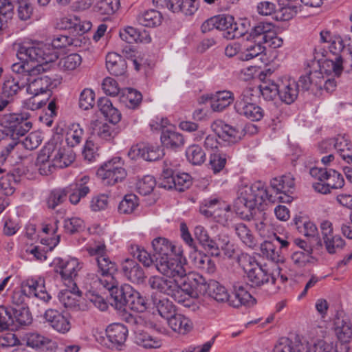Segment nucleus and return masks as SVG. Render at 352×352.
<instances>
[{
    "mask_svg": "<svg viewBox=\"0 0 352 352\" xmlns=\"http://www.w3.org/2000/svg\"><path fill=\"white\" fill-rule=\"evenodd\" d=\"M17 56L22 61L14 63L12 70L14 76L20 79H26L27 82L30 77L39 74L50 69V63L54 62L58 56L53 49L43 43H28L22 45L18 51Z\"/></svg>",
    "mask_w": 352,
    "mask_h": 352,
    "instance_id": "1",
    "label": "nucleus"
},
{
    "mask_svg": "<svg viewBox=\"0 0 352 352\" xmlns=\"http://www.w3.org/2000/svg\"><path fill=\"white\" fill-rule=\"evenodd\" d=\"M276 201V196L270 195L264 183L257 181L250 186H245L234 202L235 212L241 219L250 221L256 208L263 210L264 205Z\"/></svg>",
    "mask_w": 352,
    "mask_h": 352,
    "instance_id": "2",
    "label": "nucleus"
},
{
    "mask_svg": "<svg viewBox=\"0 0 352 352\" xmlns=\"http://www.w3.org/2000/svg\"><path fill=\"white\" fill-rule=\"evenodd\" d=\"M261 83L259 88L263 96L268 100H273L276 96L287 104L293 103L299 94V84L295 79L289 76H283L276 80L273 73L268 70L259 75Z\"/></svg>",
    "mask_w": 352,
    "mask_h": 352,
    "instance_id": "3",
    "label": "nucleus"
},
{
    "mask_svg": "<svg viewBox=\"0 0 352 352\" xmlns=\"http://www.w3.org/2000/svg\"><path fill=\"white\" fill-rule=\"evenodd\" d=\"M207 294L217 302H228L233 307L246 305L251 301L255 300L243 285H234L233 294L230 296L226 288L214 280L209 281V289Z\"/></svg>",
    "mask_w": 352,
    "mask_h": 352,
    "instance_id": "4",
    "label": "nucleus"
},
{
    "mask_svg": "<svg viewBox=\"0 0 352 352\" xmlns=\"http://www.w3.org/2000/svg\"><path fill=\"white\" fill-rule=\"evenodd\" d=\"M242 266L246 274L248 284L252 287H260L270 280L272 284L276 282V278L251 256H245L243 258Z\"/></svg>",
    "mask_w": 352,
    "mask_h": 352,
    "instance_id": "5",
    "label": "nucleus"
},
{
    "mask_svg": "<svg viewBox=\"0 0 352 352\" xmlns=\"http://www.w3.org/2000/svg\"><path fill=\"white\" fill-rule=\"evenodd\" d=\"M211 127L218 137L228 144L239 142L245 135L246 131H250L252 133L257 131L256 126L253 124L239 129L226 124L222 120L214 121Z\"/></svg>",
    "mask_w": 352,
    "mask_h": 352,
    "instance_id": "6",
    "label": "nucleus"
},
{
    "mask_svg": "<svg viewBox=\"0 0 352 352\" xmlns=\"http://www.w3.org/2000/svg\"><path fill=\"white\" fill-rule=\"evenodd\" d=\"M104 122H98L94 128V133L102 141L110 142L118 134L114 126L121 120L120 111H101Z\"/></svg>",
    "mask_w": 352,
    "mask_h": 352,
    "instance_id": "7",
    "label": "nucleus"
},
{
    "mask_svg": "<svg viewBox=\"0 0 352 352\" xmlns=\"http://www.w3.org/2000/svg\"><path fill=\"white\" fill-rule=\"evenodd\" d=\"M155 266L159 272L173 280L182 278L186 275L184 263L182 261V253L179 256H171L156 258Z\"/></svg>",
    "mask_w": 352,
    "mask_h": 352,
    "instance_id": "8",
    "label": "nucleus"
},
{
    "mask_svg": "<svg viewBox=\"0 0 352 352\" xmlns=\"http://www.w3.org/2000/svg\"><path fill=\"white\" fill-rule=\"evenodd\" d=\"M198 102L199 104L209 103L212 110H224L231 108L237 110L238 108V101L234 102V94L228 90L204 94L199 98Z\"/></svg>",
    "mask_w": 352,
    "mask_h": 352,
    "instance_id": "9",
    "label": "nucleus"
},
{
    "mask_svg": "<svg viewBox=\"0 0 352 352\" xmlns=\"http://www.w3.org/2000/svg\"><path fill=\"white\" fill-rule=\"evenodd\" d=\"M164 155V149L157 144L140 142L131 147L128 156L131 160L142 158L148 162L160 160Z\"/></svg>",
    "mask_w": 352,
    "mask_h": 352,
    "instance_id": "10",
    "label": "nucleus"
},
{
    "mask_svg": "<svg viewBox=\"0 0 352 352\" xmlns=\"http://www.w3.org/2000/svg\"><path fill=\"white\" fill-rule=\"evenodd\" d=\"M320 41L328 43L329 52L336 56H340V52L349 54L352 58V39L349 37L342 38L340 36L332 35L328 30L320 32ZM352 65V64H351Z\"/></svg>",
    "mask_w": 352,
    "mask_h": 352,
    "instance_id": "11",
    "label": "nucleus"
},
{
    "mask_svg": "<svg viewBox=\"0 0 352 352\" xmlns=\"http://www.w3.org/2000/svg\"><path fill=\"white\" fill-rule=\"evenodd\" d=\"M0 125L6 130L10 129V132L13 134L26 133L32 127V123L28 121L27 115L22 113H9L2 116H0Z\"/></svg>",
    "mask_w": 352,
    "mask_h": 352,
    "instance_id": "12",
    "label": "nucleus"
},
{
    "mask_svg": "<svg viewBox=\"0 0 352 352\" xmlns=\"http://www.w3.org/2000/svg\"><path fill=\"white\" fill-rule=\"evenodd\" d=\"M54 271L58 273L63 280L72 283L78 276V272L82 268V263L76 258L63 259L56 258L53 261Z\"/></svg>",
    "mask_w": 352,
    "mask_h": 352,
    "instance_id": "13",
    "label": "nucleus"
},
{
    "mask_svg": "<svg viewBox=\"0 0 352 352\" xmlns=\"http://www.w3.org/2000/svg\"><path fill=\"white\" fill-rule=\"evenodd\" d=\"M95 263L96 265V274L101 285L104 287L109 286V285L113 287L112 284H116L115 275L118 270L116 263L110 259L109 255L97 259Z\"/></svg>",
    "mask_w": 352,
    "mask_h": 352,
    "instance_id": "14",
    "label": "nucleus"
},
{
    "mask_svg": "<svg viewBox=\"0 0 352 352\" xmlns=\"http://www.w3.org/2000/svg\"><path fill=\"white\" fill-rule=\"evenodd\" d=\"M294 178L292 175L287 174L280 177H274L270 180V186L276 192V200L281 203H291L293 200L292 196L289 195L291 189L294 188Z\"/></svg>",
    "mask_w": 352,
    "mask_h": 352,
    "instance_id": "15",
    "label": "nucleus"
},
{
    "mask_svg": "<svg viewBox=\"0 0 352 352\" xmlns=\"http://www.w3.org/2000/svg\"><path fill=\"white\" fill-rule=\"evenodd\" d=\"M113 287L106 286L104 288L109 290L111 304L116 307L117 309L121 310L127 307L129 300L131 295H133V288L129 284H124L118 287V283L116 280V284H112Z\"/></svg>",
    "mask_w": 352,
    "mask_h": 352,
    "instance_id": "16",
    "label": "nucleus"
},
{
    "mask_svg": "<svg viewBox=\"0 0 352 352\" xmlns=\"http://www.w3.org/2000/svg\"><path fill=\"white\" fill-rule=\"evenodd\" d=\"M310 175L320 182H327V186L332 189L343 187L344 180L343 176L334 169L314 167L309 170Z\"/></svg>",
    "mask_w": 352,
    "mask_h": 352,
    "instance_id": "17",
    "label": "nucleus"
},
{
    "mask_svg": "<svg viewBox=\"0 0 352 352\" xmlns=\"http://www.w3.org/2000/svg\"><path fill=\"white\" fill-rule=\"evenodd\" d=\"M122 276L133 283H142L146 278L144 270L134 260L126 258L120 264Z\"/></svg>",
    "mask_w": 352,
    "mask_h": 352,
    "instance_id": "18",
    "label": "nucleus"
},
{
    "mask_svg": "<svg viewBox=\"0 0 352 352\" xmlns=\"http://www.w3.org/2000/svg\"><path fill=\"white\" fill-rule=\"evenodd\" d=\"M54 151V142H47L40 151L36 160V166L38 168L39 173L42 175H48L51 174L53 170L56 167L54 166L52 157Z\"/></svg>",
    "mask_w": 352,
    "mask_h": 352,
    "instance_id": "19",
    "label": "nucleus"
},
{
    "mask_svg": "<svg viewBox=\"0 0 352 352\" xmlns=\"http://www.w3.org/2000/svg\"><path fill=\"white\" fill-rule=\"evenodd\" d=\"M154 256L156 258H166L171 256H179L182 251L179 247L173 245L164 237H157L152 241Z\"/></svg>",
    "mask_w": 352,
    "mask_h": 352,
    "instance_id": "20",
    "label": "nucleus"
},
{
    "mask_svg": "<svg viewBox=\"0 0 352 352\" xmlns=\"http://www.w3.org/2000/svg\"><path fill=\"white\" fill-rule=\"evenodd\" d=\"M44 317L50 325L58 333L65 334L71 329L69 320L56 309H47Z\"/></svg>",
    "mask_w": 352,
    "mask_h": 352,
    "instance_id": "21",
    "label": "nucleus"
},
{
    "mask_svg": "<svg viewBox=\"0 0 352 352\" xmlns=\"http://www.w3.org/2000/svg\"><path fill=\"white\" fill-rule=\"evenodd\" d=\"M105 331L109 341L116 349L124 345L128 336L127 327L121 323L109 324Z\"/></svg>",
    "mask_w": 352,
    "mask_h": 352,
    "instance_id": "22",
    "label": "nucleus"
},
{
    "mask_svg": "<svg viewBox=\"0 0 352 352\" xmlns=\"http://www.w3.org/2000/svg\"><path fill=\"white\" fill-rule=\"evenodd\" d=\"M274 23L269 21H258L252 28L249 34V38L254 40L255 43H264L270 38L272 32L275 30Z\"/></svg>",
    "mask_w": 352,
    "mask_h": 352,
    "instance_id": "23",
    "label": "nucleus"
},
{
    "mask_svg": "<svg viewBox=\"0 0 352 352\" xmlns=\"http://www.w3.org/2000/svg\"><path fill=\"white\" fill-rule=\"evenodd\" d=\"M302 91L321 90L324 82V76L317 70L309 71L307 75L301 76L297 82Z\"/></svg>",
    "mask_w": 352,
    "mask_h": 352,
    "instance_id": "24",
    "label": "nucleus"
},
{
    "mask_svg": "<svg viewBox=\"0 0 352 352\" xmlns=\"http://www.w3.org/2000/svg\"><path fill=\"white\" fill-rule=\"evenodd\" d=\"M106 67L109 72L115 76H124L126 72V60L116 52H109L106 56Z\"/></svg>",
    "mask_w": 352,
    "mask_h": 352,
    "instance_id": "25",
    "label": "nucleus"
},
{
    "mask_svg": "<svg viewBox=\"0 0 352 352\" xmlns=\"http://www.w3.org/2000/svg\"><path fill=\"white\" fill-rule=\"evenodd\" d=\"M217 19V29L224 32V36L228 39L240 38L241 34L237 32L236 22L232 15H218Z\"/></svg>",
    "mask_w": 352,
    "mask_h": 352,
    "instance_id": "26",
    "label": "nucleus"
},
{
    "mask_svg": "<svg viewBox=\"0 0 352 352\" xmlns=\"http://www.w3.org/2000/svg\"><path fill=\"white\" fill-rule=\"evenodd\" d=\"M151 302L153 309L156 310L158 314L166 320L170 318L176 311V307L173 302L166 297L152 295Z\"/></svg>",
    "mask_w": 352,
    "mask_h": 352,
    "instance_id": "27",
    "label": "nucleus"
},
{
    "mask_svg": "<svg viewBox=\"0 0 352 352\" xmlns=\"http://www.w3.org/2000/svg\"><path fill=\"white\" fill-rule=\"evenodd\" d=\"M28 83L26 79H20L18 76H7L3 83L2 95L3 97L13 100L14 96Z\"/></svg>",
    "mask_w": 352,
    "mask_h": 352,
    "instance_id": "28",
    "label": "nucleus"
},
{
    "mask_svg": "<svg viewBox=\"0 0 352 352\" xmlns=\"http://www.w3.org/2000/svg\"><path fill=\"white\" fill-rule=\"evenodd\" d=\"M54 166L63 168L69 166L76 158L75 153L70 149L58 147L54 142V151L52 154Z\"/></svg>",
    "mask_w": 352,
    "mask_h": 352,
    "instance_id": "29",
    "label": "nucleus"
},
{
    "mask_svg": "<svg viewBox=\"0 0 352 352\" xmlns=\"http://www.w3.org/2000/svg\"><path fill=\"white\" fill-rule=\"evenodd\" d=\"M160 140L164 147L171 149H176L184 144V138L182 134L171 127L162 130Z\"/></svg>",
    "mask_w": 352,
    "mask_h": 352,
    "instance_id": "30",
    "label": "nucleus"
},
{
    "mask_svg": "<svg viewBox=\"0 0 352 352\" xmlns=\"http://www.w3.org/2000/svg\"><path fill=\"white\" fill-rule=\"evenodd\" d=\"M82 296V292L78 288L75 283H73L72 290H64L58 295L60 302L68 309H76L79 307V298Z\"/></svg>",
    "mask_w": 352,
    "mask_h": 352,
    "instance_id": "31",
    "label": "nucleus"
},
{
    "mask_svg": "<svg viewBox=\"0 0 352 352\" xmlns=\"http://www.w3.org/2000/svg\"><path fill=\"white\" fill-rule=\"evenodd\" d=\"M30 77V80L28 82L27 87V92L32 94L34 96H38L39 94H43L50 91V87L52 85L51 78L47 76H38L34 79Z\"/></svg>",
    "mask_w": 352,
    "mask_h": 352,
    "instance_id": "32",
    "label": "nucleus"
},
{
    "mask_svg": "<svg viewBox=\"0 0 352 352\" xmlns=\"http://www.w3.org/2000/svg\"><path fill=\"white\" fill-rule=\"evenodd\" d=\"M120 37L128 43L151 41V37L146 31L140 32L136 28L129 26L120 30Z\"/></svg>",
    "mask_w": 352,
    "mask_h": 352,
    "instance_id": "33",
    "label": "nucleus"
},
{
    "mask_svg": "<svg viewBox=\"0 0 352 352\" xmlns=\"http://www.w3.org/2000/svg\"><path fill=\"white\" fill-rule=\"evenodd\" d=\"M273 352H308L307 345L295 340L281 338L274 346Z\"/></svg>",
    "mask_w": 352,
    "mask_h": 352,
    "instance_id": "34",
    "label": "nucleus"
},
{
    "mask_svg": "<svg viewBox=\"0 0 352 352\" xmlns=\"http://www.w3.org/2000/svg\"><path fill=\"white\" fill-rule=\"evenodd\" d=\"M166 320L168 326L174 331L181 334H185L192 329V323L189 318L182 314H177L176 311L175 314H173V316Z\"/></svg>",
    "mask_w": 352,
    "mask_h": 352,
    "instance_id": "35",
    "label": "nucleus"
},
{
    "mask_svg": "<svg viewBox=\"0 0 352 352\" xmlns=\"http://www.w3.org/2000/svg\"><path fill=\"white\" fill-rule=\"evenodd\" d=\"M318 63L320 69L317 72H320L322 76L324 74H334L335 76H340L343 70L342 56H336L335 60L325 59L322 63L319 61Z\"/></svg>",
    "mask_w": 352,
    "mask_h": 352,
    "instance_id": "36",
    "label": "nucleus"
},
{
    "mask_svg": "<svg viewBox=\"0 0 352 352\" xmlns=\"http://www.w3.org/2000/svg\"><path fill=\"white\" fill-rule=\"evenodd\" d=\"M89 179V177L84 176L82 177L80 183L75 184L74 187L70 186L66 188L71 190L67 195H69V201L72 204H77L82 197H85L89 192V188L85 185Z\"/></svg>",
    "mask_w": 352,
    "mask_h": 352,
    "instance_id": "37",
    "label": "nucleus"
},
{
    "mask_svg": "<svg viewBox=\"0 0 352 352\" xmlns=\"http://www.w3.org/2000/svg\"><path fill=\"white\" fill-rule=\"evenodd\" d=\"M335 332L338 339L342 342V346L347 352L349 347L346 345L352 338V327L350 322L338 320L336 322Z\"/></svg>",
    "mask_w": 352,
    "mask_h": 352,
    "instance_id": "38",
    "label": "nucleus"
},
{
    "mask_svg": "<svg viewBox=\"0 0 352 352\" xmlns=\"http://www.w3.org/2000/svg\"><path fill=\"white\" fill-rule=\"evenodd\" d=\"M135 342L145 349H157L162 345L160 340L150 336L143 330H135Z\"/></svg>",
    "mask_w": 352,
    "mask_h": 352,
    "instance_id": "39",
    "label": "nucleus"
},
{
    "mask_svg": "<svg viewBox=\"0 0 352 352\" xmlns=\"http://www.w3.org/2000/svg\"><path fill=\"white\" fill-rule=\"evenodd\" d=\"M120 6V0H99L94 6L99 15L109 16L115 14Z\"/></svg>",
    "mask_w": 352,
    "mask_h": 352,
    "instance_id": "40",
    "label": "nucleus"
},
{
    "mask_svg": "<svg viewBox=\"0 0 352 352\" xmlns=\"http://www.w3.org/2000/svg\"><path fill=\"white\" fill-rule=\"evenodd\" d=\"M162 16L155 10H148L138 16V21L140 24L145 27H155L162 23Z\"/></svg>",
    "mask_w": 352,
    "mask_h": 352,
    "instance_id": "41",
    "label": "nucleus"
},
{
    "mask_svg": "<svg viewBox=\"0 0 352 352\" xmlns=\"http://www.w3.org/2000/svg\"><path fill=\"white\" fill-rule=\"evenodd\" d=\"M174 280H168L160 276H153L148 278V283L153 289L159 291L161 293L168 294L171 291Z\"/></svg>",
    "mask_w": 352,
    "mask_h": 352,
    "instance_id": "42",
    "label": "nucleus"
},
{
    "mask_svg": "<svg viewBox=\"0 0 352 352\" xmlns=\"http://www.w3.org/2000/svg\"><path fill=\"white\" fill-rule=\"evenodd\" d=\"M234 229L238 237L247 246L254 248L256 245L255 238L245 224L243 223H236L234 225Z\"/></svg>",
    "mask_w": 352,
    "mask_h": 352,
    "instance_id": "43",
    "label": "nucleus"
},
{
    "mask_svg": "<svg viewBox=\"0 0 352 352\" xmlns=\"http://www.w3.org/2000/svg\"><path fill=\"white\" fill-rule=\"evenodd\" d=\"M81 63V56L78 54L73 53L60 58L58 62V67L60 70L70 72L78 68Z\"/></svg>",
    "mask_w": 352,
    "mask_h": 352,
    "instance_id": "44",
    "label": "nucleus"
},
{
    "mask_svg": "<svg viewBox=\"0 0 352 352\" xmlns=\"http://www.w3.org/2000/svg\"><path fill=\"white\" fill-rule=\"evenodd\" d=\"M23 340L25 341L27 346L36 349H42L50 342L47 338L34 332L27 333Z\"/></svg>",
    "mask_w": 352,
    "mask_h": 352,
    "instance_id": "45",
    "label": "nucleus"
},
{
    "mask_svg": "<svg viewBox=\"0 0 352 352\" xmlns=\"http://www.w3.org/2000/svg\"><path fill=\"white\" fill-rule=\"evenodd\" d=\"M188 160L193 165H201L206 161V153L198 145H191L186 151Z\"/></svg>",
    "mask_w": 352,
    "mask_h": 352,
    "instance_id": "46",
    "label": "nucleus"
},
{
    "mask_svg": "<svg viewBox=\"0 0 352 352\" xmlns=\"http://www.w3.org/2000/svg\"><path fill=\"white\" fill-rule=\"evenodd\" d=\"M228 158L230 156L228 154L219 150L210 155L209 164L214 173L223 170Z\"/></svg>",
    "mask_w": 352,
    "mask_h": 352,
    "instance_id": "47",
    "label": "nucleus"
},
{
    "mask_svg": "<svg viewBox=\"0 0 352 352\" xmlns=\"http://www.w3.org/2000/svg\"><path fill=\"white\" fill-rule=\"evenodd\" d=\"M70 192L71 190L69 188L53 190L47 199L48 208L54 209L56 206L63 203Z\"/></svg>",
    "mask_w": 352,
    "mask_h": 352,
    "instance_id": "48",
    "label": "nucleus"
},
{
    "mask_svg": "<svg viewBox=\"0 0 352 352\" xmlns=\"http://www.w3.org/2000/svg\"><path fill=\"white\" fill-rule=\"evenodd\" d=\"M138 198L134 194H128L120 202L118 211L121 214H131L138 206Z\"/></svg>",
    "mask_w": 352,
    "mask_h": 352,
    "instance_id": "49",
    "label": "nucleus"
},
{
    "mask_svg": "<svg viewBox=\"0 0 352 352\" xmlns=\"http://www.w3.org/2000/svg\"><path fill=\"white\" fill-rule=\"evenodd\" d=\"M123 160L120 157H114L111 160L104 163L100 167L96 173L98 177H103L105 174H110L115 170H119L120 168H124Z\"/></svg>",
    "mask_w": 352,
    "mask_h": 352,
    "instance_id": "50",
    "label": "nucleus"
},
{
    "mask_svg": "<svg viewBox=\"0 0 352 352\" xmlns=\"http://www.w3.org/2000/svg\"><path fill=\"white\" fill-rule=\"evenodd\" d=\"M189 276L192 284L193 290L196 293L195 298L206 295L209 289V282H206V279L199 274H194Z\"/></svg>",
    "mask_w": 352,
    "mask_h": 352,
    "instance_id": "51",
    "label": "nucleus"
},
{
    "mask_svg": "<svg viewBox=\"0 0 352 352\" xmlns=\"http://www.w3.org/2000/svg\"><path fill=\"white\" fill-rule=\"evenodd\" d=\"M95 104V93L91 89H84L79 96L78 107L82 110H90Z\"/></svg>",
    "mask_w": 352,
    "mask_h": 352,
    "instance_id": "52",
    "label": "nucleus"
},
{
    "mask_svg": "<svg viewBox=\"0 0 352 352\" xmlns=\"http://www.w3.org/2000/svg\"><path fill=\"white\" fill-rule=\"evenodd\" d=\"M80 38L72 35H59L53 38L52 45L55 48H65L71 45L80 46Z\"/></svg>",
    "mask_w": 352,
    "mask_h": 352,
    "instance_id": "53",
    "label": "nucleus"
},
{
    "mask_svg": "<svg viewBox=\"0 0 352 352\" xmlns=\"http://www.w3.org/2000/svg\"><path fill=\"white\" fill-rule=\"evenodd\" d=\"M173 285H175V287H173L171 288V291H170V292L168 293V295L172 296L178 303L185 307H190L192 304L191 298L180 289L179 283H177V280H174Z\"/></svg>",
    "mask_w": 352,
    "mask_h": 352,
    "instance_id": "54",
    "label": "nucleus"
},
{
    "mask_svg": "<svg viewBox=\"0 0 352 352\" xmlns=\"http://www.w3.org/2000/svg\"><path fill=\"white\" fill-rule=\"evenodd\" d=\"M12 313L14 320L19 325H28L32 322V318L28 307H13Z\"/></svg>",
    "mask_w": 352,
    "mask_h": 352,
    "instance_id": "55",
    "label": "nucleus"
},
{
    "mask_svg": "<svg viewBox=\"0 0 352 352\" xmlns=\"http://www.w3.org/2000/svg\"><path fill=\"white\" fill-rule=\"evenodd\" d=\"M263 43H255L247 47L245 51L239 54V58L243 61H247L252 59L258 55L263 53L265 50V47L263 46Z\"/></svg>",
    "mask_w": 352,
    "mask_h": 352,
    "instance_id": "56",
    "label": "nucleus"
},
{
    "mask_svg": "<svg viewBox=\"0 0 352 352\" xmlns=\"http://www.w3.org/2000/svg\"><path fill=\"white\" fill-rule=\"evenodd\" d=\"M126 307L137 312H144L147 309V302L138 292L133 289Z\"/></svg>",
    "mask_w": 352,
    "mask_h": 352,
    "instance_id": "57",
    "label": "nucleus"
},
{
    "mask_svg": "<svg viewBox=\"0 0 352 352\" xmlns=\"http://www.w3.org/2000/svg\"><path fill=\"white\" fill-rule=\"evenodd\" d=\"M83 135V129L80 126L79 124L73 123L69 126V130L67 133L66 141L72 147L78 145Z\"/></svg>",
    "mask_w": 352,
    "mask_h": 352,
    "instance_id": "58",
    "label": "nucleus"
},
{
    "mask_svg": "<svg viewBox=\"0 0 352 352\" xmlns=\"http://www.w3.org/2000/svg\"><path fill=\"white\" fill-rule=\"evenodd\" d=\"M14 15V6L10 0H0V30Z\"/></svg>",
    "mask_w": 352,
    "mask_h": 352,
    "instance_id": "59",
    "label": "nucleus"
},
{
    "mask_svg": "<svg viewBox=\"0 0 352 352\" xmlns=\"http://www.w3.org/2000/svg\"><path fill=\"white\" fill-rule=\"evenodd\" d=\"M323 242L327 252L330 254H336L345 246V241L340 235H333Z\"/></svg>",
    "mask_w": 352,
    "mask_h": 352,
    "instance_id": "60",
    "label": "nucleus"
},
{
    "mask_svg": "<svg viewBox=\"0 0 352 352\" xmlns=\"http://www.w3.org/2000/svg\"><path fill=\"white\" fill-rule=\"evenodd\" d=\"M156 184V181L153 176L146 175L138 180L136 188L140 194L147 195L153 191Z\"/></svg>",
    "mask_w": 352,
    "mask_h": 352,
    "instance_id": "61",
    "label": "nucleus"
},
{
    "mask_svg": "<svg viewBox=\"0 0 352 352\" xmlns=\"http://www.w3.org/2000/svg\"><path fill=\"white\" fill-rule=\"evenodd\" d=\"M175 175L171 169L164 170L158 181L156 182L160 188L166 190L175 189Z\"/></svg>",
    "mask_w": 352,
    "mask_h": 352,
    "instance_id": "62",
    "label": "nucleus"
},
{
    "mask_svg": "<svg viewBox=\"0 0 352 352\" xmlns=\"http://www.w3.org/2000/svg\"><path fill=\"white\" fill-rule=\"evenodd\" d=\"M25 283V292L33 296L34 293H41L45 290V280L42 278L38 279H28Z\"/></svg>",
    "mask_w": 352,
    "mask_h": 352,
    "instance_id": "63",
    "label": "nucleus"
},
{
    "mask_svg": "<svg viewBox=\"0 0 352 352\" xmlns=\"http://www.w3.org/2000/svg\"><path fill=\"white\" fill-rule=\"evenodd\" d=\"M14 322L12 309L1 305L0 306V331L7 330Z\"/></svg>",
    "mask_w": 352,
    "mask_h": 352,
    "instance_id": "64",
    "label": "nucleus"
}]
</instances>
